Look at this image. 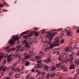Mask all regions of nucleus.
I'll return each instance as SVG.
<instances>
[{
    "label": "nucleus",
    "mask_w": 79,
    "mask_h": 79,
    "mask_svg": "<svg viewBox=\"0 0 79 79\" xmlns=\"http://www.w3.org/2000/svg\"><path fill=\"white\" fill-rule=\"evenodd\" d=\"M41 76H45V72H43L41 73Z\"/></svg>",
    "instance_id": "obj_45"
},
{
    "label": "nucleus",
    "mask_w": 79,
    "mask_h": 79,
    "mask_svg": "<svg viewBox=\"0 0 79 79\" xmlns=\"http://www.w3.org/2000/svg\"><path fill=\"white\" fill-rule=\"evenodd\" d=\"M19 60H22V63H24V62L26 61L25 60V59L24 58H23L21 57L19 59Z\"/></svg>",
    "instance_id": "obj_35"
},
{
    "label": "nucleus",
    "mask_w": 79,
    "mask_h": 79,
    "mask_svg": "<svg viewBox=\"0 0 79 79\" xmlns=\"http://www.w3.org/2000/svg\"><path fill=\"white\" fill-rule=\"evenodd\" d=\"M54 54H56V55H59L60 54V52L57 51V50H55L52 52Z\"/></svg>",
    "instance_id": "obj_23"
},
{
    "label": "nucleus",
    "mask_w": 79,
    "mask_h": 79,
    "mask_svg": "<svg viewBox=\"0 0 79 79\" xmlns=\"http://www.w3.org/2000/svg\"><path fill=\"white\" fill-rule=\"evenodd\" d=\"M43 53H44L43 52H39V54H40V55H42V54H43Z\"/></svg>",
    "instance_id": "obj_52"
},
{
    "label": "nucleus",
    "mask_w": 79,
    "mask_h": 79,
    "mask_svg": "<svg viewBox=\"0 0 79 79\" xmlns=\"http://www.w3.org/2000/svg\"><path fill=\"white\" fill-rule=\"evenodd\" d=\"M56 69V67H55V66L54 65L52 66L51 67V70L52 71H55Z\"/></svg>",
    "instance_id": "obj_27"
},
{
    "label": "nucleus",
    "mask_w": 79,
    "mask_h": 79,
    "mask_svg": "<svg viewBox=\"0 0 79 79\" xmlns=\"http://www.w3.org/2000/svg\"><path fill=\"white\" fill-rule=\"evenodd\" d=\"M77 75H78V74H76L75 76V78H73V79H76V78H77Z\"/></svg>",
    "instance_id": "obj_49"
},
{
    "label": "nucleus",
    "mask_w": 79,
    "mask_h": 79,
    "mask_svg": "<svg viewBox=\"0 0 79 79\" xmlns=\"http://www.w3.org/2000/svg\"><path fill=\"white\" fill-rule=\"evenodd\" d=\"M37 42H38V41H37V39L36 38H35L34 39H33L32 41L30 42V44L31 45H32L33 44H35V43H37Z\"/></svg>",
    "instance_id": "obj_16"
},
{
    "label": "nucleus",
    "mask_w": 79,
    "mask_h": 79,
    "mask_svg": "<svg viewBox=\"0 0 79 79\" xmlns=\"http://www.w3.org/2000/svg\"><path fill=\"white\" fill-rule=\"evenodd\" d=\"M4 11H8V10H5V9H4Z\"/></svg>",
    "instance_id": "obj_59"
},
{
    "label": "nucleus",
    "mask_w": 79,
    "mask_h": 79,
    "mask_svg": "<svg viewBox=\"0 0 79 79\" xmlns=\"http://www.w3.org/2000/svg\"><path fill=\"white\" fill-rule=\"evenodd\" d=\"M67 79H73L71 78H68Z\"/></svg>",
    "instance_id": "obj_62"
},
{
    "label": "nucleus",
    "mask_w": 79,
    "mask_h": 79,
    "mask_svg": "<svg viewBox=\"0 0 79 79\" xmlns=\"http://www.w3.org/2000/svg\"><path fill=\"white\" fill-rule=\"evenodd\" d=\"M10 46H9L8 47H6V48H5V50H8V49L9 48H10Z\"/></svg>",
    "instance_id": "obj_51"
},
{
    "label": "nucleus",
    "mask_w": 79,
    "mask_h": 79,
    "mask_svg": "<svg viewBox=\"0 0 79 79\" xmlns=\"http://www.w3.org/2000/svg\"><path fill=\"white\" fill-rule=\"evenodd\" d=\"M42 57L41 55H39L38 56H35V60H37L36 62L37 64V67L38 68H42V67H44V64H42V60H40V58Z\"/></svg>",
    "instance_id": "obj_3"
},
{
    "label": "nucleus",
    "mask_w": 79,
    "mask_h": 79,
    "mask_svg": "<svg viewBox=\"0 0 79 79\" xmlns=\"http://www.w3.org/2000/svg\"><path fill=\"white\" fill-rule=\"evenodd\" d=\"M16 66V64H14L13 66H12V70L13 72L16 73H21V72L22 70L20 69L18 67H16V69L15 67Z\"/></svg>",
    "instance_id": "obj_6"
},
{
    "label": "nucleus",
    "mask_w": 79,
    "mask_h": 79,
    "mask_svg": "<svg viewBox=\"0 0 79 79\" xmlns=\"http://www.w3.org/2000/svg\"><path fill=\"white\" fill-rule=\"evenodd\" d=\"M41 32L42 34H44V32H45L46 31H45V30H42Z\"/></svg>",
    "instance_id": "obj_46"
},
{
    "label": "nucleus",
    "mask_w": 79,
    "mask_h": 79,
    "mask_svg": "<svg viewBox=\"0 0 79 79\" xmlns=\"http://www.w3.org/2000/svg\"><path fill=\"white\" fill-rule=\"evenodd\" d=\"M48 68H50V67L48 66L47 65H45L44 67V69L46 71L48 70Z\"/></svg>",
    "instance_id": "obj_24"
},
{
    "label": "nucleus",
    "mask_w": 79,
    "mask_h": 79,
    "mask_svg": "<svg viewBox=\"0 0 79 79\" xmlns=\"http://www.w3.org/2000/svg\"><path fill=\"white\" fill-rule=\"evenodd\" d=\"M17 57L20 58V56H19V54L15 53L14 55L12 54L11 56H9V57L7 59V61L8 62H10V61H11V60L13 59L14 58H16Z\"/></svg>",
    "instance_id": "obj_7"
},
{
    "label": "nucleus",
    "mask_w": 79,
    "mask_h": 79,
    "mask_svg": "<svg viewBox=\"0 0 79 79\" xmlns=\"http://www.w3.org/2000/svg\"><path fill=\"white\" fill-rule=\"evenodd\" d=\"M20 74L18 73H16L15 74L14 76L15 79H18V77L20 76Z\"/></svg>",
    "instance_id": "obj_28"
},
{
    "label": "nucleus",
    "mask_w": 79,
    "mask_h": 79,
    "mask_svg": "<svg viewBox=\"0 0 79 79\" xmlns=\"http://www.w3.org/2000/svg\"><path fill=\"white\" fill-rule=\"evenodd\" d=\"M20 43V41H18L17 42V44H19Z\"/></svg>",
    "instance_id": "obj_54"
},
{
    "label": "nucleus",
    "mask_w": 79,
    "mask_h": 79,
    "mask_svg": "<svg viewBox=\"0 0 79 79\" xmlns=\"http://www.w3.org/2000/svg\"><path fill=\"white\" fill-rule=\"evenodd\" d=\"M29 31H27L24 32H23L22 33H21V35L20 36V37H21V36H23L25 34H27L28 33Z\"/></svg>",
    "instance_id": "obj_25"
},
{
    "label": "nucleus",
    "mask_w": 79,
    "mask_h": 79,
    "mask_svg": "<svg viewBox=\"0 0 79 79\" xmlns=\"http://www.w3.org/2000/svg\"><path fill=\"white\" fill-rule=\"evenodd\" d=\"M26 79H34V78L32 77L31 76L28 75Z\"/></svg>",
    "instance_id": "obj_33"
},
{
    "label": "nucleus",
    "mask_w": 79,
    "mask_h": 79,
    "mask_svg": "<svg viewBox=\"0 0 79 79\" xmlns=\"http://www.w3.org/2000/svg\"><path fill=\"white\" fill-rule=\"evenodd\" d=\"M64 51H65V52H73V49L71 47L68 46L65 47L64 49Z\"/></svg>",
    "instance_id": "obj_10"
},
{
    "label": "nucleus",
    "mask_w": 79,
    "mask_h": 79,
    "mask_svg": "<svg viewBox=\"0 0 79 79\" xmlns=\"http://www.w3.org/2000/svg\"><path fill=\"white\" fill-rule=\"evenodd\" d=\"M76 56H79V50H78V52L76 53Z\"/></svg>",
    "instance_id": "obj_47"
},
{
    "label": "nucleus",
    "mask_w": 79,
    "mask_h": 79,
    "mask_svg": "<svg viewBox=\"0 0 79 79\" xmlns=\"http://www.w3.org/2000/svg\"><path fill=\"white\" fill-rule=\"evenodd\" d=\"M66 62L68 63H70V65L69 66V68L70 69H74L75 68V65L74 64V62L73 61V60L70 59H66Z\"/></svg>",
    "instance_id": "obj_8"
},
{
    "label": "nucleus",
    "mask_w": 79,
    "mask_h": 79,
    "mask_svg": "<svg viewBox=\"0 0 79 79\" xmlns=\"http://www.w3.org/2000/svg\"><path fill=\"white\" fill-rule=\"evenodd\" d=\"M7 67L5 66H2L0 68V71L2 72L1 73H0V78H1L2 76H3L4 74L6 72V70L7 69Z\"/></svg>",
    "instance_id": "obj_9"
},
{
    "label": "nucleus",
    "mask_w": 79,
    "mask_h": 79,
    "mask_svg": "<svg viewBox=\"0 0 79 79\" xmlns=\"http://www.w3.org/2000/svg\"><path fill=\"white\" fill-rule=\"evenodd\" d=\"M12 38L13 39L10 40L8 42L10 44H11V47L13 46V45L15 44V43H16L15 40L17 41L18 40V36H16L14 35L13 36Z\"/></svg>",
    "instance_id": "obj_5"
},
{
    "label": "nucleus",
    "mask_w": 79,
    "mask_h": 79,
    "mask_svg": "<svg viewBox=\"0 0 79 79\" xmlns=\"http://www.w3.org/2000/svg\"><path fill=\"white\" fill-rule=\"evenodd\" d=\"M66 32V35L67 36H70V35H71L72 34L71 33V32H69V31H67Z\"/></svg>",
    "instance_id": "obj_29"
},
{
    "label": "nucleus",
    "mask_w": 79,
    "mask_h": 79,
    "mask_svg": "<svg viewBox=\"0 0 79 79\" xmlns=\"http://www.w3.org/2000/svg\"><path fill=\"white\" fill-rule=\"evenodd\" d=\"M64 39H62L60 40V43L62 44L64 43Z\"/></svg>",
    "instance_id": "obj_37"
},
{
    "label": "nucleus",
    "mask_w": 79,
    "mask_h": 79,
    "mask_svg": "<svg viewBox=\"0 0 79 79\" xmlns=\"http://www.w3.org/2000/svg\"><path fill=\"white\" fill-rule=\"evenodd\" d=\"M28 42V40H24L22 41V44L23 45L24 47H21V48L19 49V51H20L21 52H23V50H25V48H26V51L29 50L30 48H31V46H29V43L27 42Z\"/></svg>",
    "instance_id": "obj_2"
},
{
    "label": "nucleus",
    "mask_w": 79,
    "mask_h": 79,
    "mask_svg": "<svg viewBox=\"0 0 79 79\" xmlns=\"http://www.w3.org/2000/svg\"><path fill=\"white\" fill-rule=\"evenodd\" d=\"M4 79H11V77H7L4 78Z\"/></svg>",
    "instance_id": "obj_44"
},
{
    "label": "nucleus",
    "mask_w": 79,
    "mask_h": 79,
    "mask_svg": "<svg viewBox=\"0 0 79 79\" xmlns=\"http://www.w3.org/2000/svg\"><path fill=\"white\" fill-rule=\"evenodd\" d=\"M74 62L76 66H78L79 65V59L75 60Z\"/></svg>",
    "instance_id": "obj_22"
},
{
    "label": "nucleus",
    "mask_w": 79,
    "mask_h": 79,
    "mask_svg": "<svg viewBox=\"0 0 79 79\" xmlns=\"http://www.w3.org/2000/svg\"><path fill=\"white\" fill-rule=\"evenodd\" d=\"M61 29H58L56 30V31H61Z\"/></svg>",
    "instance_id": "obj_56"
},
{
    "label": "nucleus",
    "mask_w": 79,
    "mask_h": 79,
    "mask_svg": "<svg viewBox=\"0 0 79 79\" xmlns=\"http://www.w3.org/2000/svg\"><path fill=\"white\" fill-rule=\"evenodd\" d=\"M30 64V62L29 61H27L25 63V65L26 66H28V65H29Z\"/></svg>",
    "instance_id": "obj_32"
},
{
    "label": "nucleus",
    "mask_w": 79,
    "mask_h": 79,
    "mask_svg": "<svg viewBox=\"0 0 79 79\" xmlns=\"http://www.w3.org/2000/svg\"><path fill=\"white\" fill-rule=\"evenodd\" d=\"M3 4V5H5L6 6H9V5L8 4L6 3H4Z\"/></svg>",
    "instance_id": "obj_43"
},
{
    "label": "nucleus",
    "mask_w": 79,
    "mask_h": 79,
    "mask_svg": "<svg viewBox=\"0 0 79 79\" xmlns=\"http://www.w3.org/2000/svg\"><path fill=\"white\" fill-rule=\"evenodd\" d=\"M41 74V72H40L39 71L38 72L37 74L38 75H40Z\"/></svg>",
    "instance_id": "obj_50"
},
{
    "label": "nucleus",
    "mask_w": 79,
    "mask_h": 79,
    "mask_svg": "<svg viewBox=\"0 0 79 79\" xmlns=\"http://www.w3.org/2000/svg\"><path fill=\"white\" fill-rule=\"evenodd\" d=\"M55 31V30H50L49 31V32H50V33L48 31H47L46 32V38L48 37V40H46L44 41V44H47L48 45H49V44H51V41L52 40L53 37H54V35H56V34H57V32H55L53 31Z\"/></svg>",
    "instance_id": "obj_1"
},
{
    "label": "nucleus",
    "mask_w": 79,
    "mask_h": 79,
    "mask_svg": "<svg viewBox=\"0 0 79 79\" xmlns=\"http://www.w3.org/2000/svg\"><path fill=\"white\" fill-rule=\"evenodd\" d=\"M39 70H37L35 72H36L37 73H38V72H39Z\"/></svg>",
    "instance_id": "obj_60"
},
{
    "label": "nucleus",
    "mask_w": 79,
    "mask_h": 79,
    "mask_svg": "<svg viewBox=\"0 0 79 79\" xmlns=\"http://www.w3.org/2000/svg\"><path fill=\"white\" fill-rule=\"evenodd\" d=\"M70 52H71V54L69 55L70 58H68L67 59V60H68V59H70V60H73V59L74 58V56L75 53L73 52V51Z\"/></svg>",
    "instance_id": "obj_17"
},
{
    "label": "nucleus",
    "mask_w": 79,
    "mask_h": 79,
    "mask_svg": "<svg viewBox=\"0 0 79 79\" xmlns=\"http://www.w3.org/2000/svg\"><path fill=\"white\" fill-rule=\"evenodd\" d=\"M32 35H33V33L32 32H30L28 35L23 36V38L26 39H28V37H31V36H32Z\"/></svg>",
    "instance_id": "obj_14"
},
{
    "label": "nucleus",
    "mask_w": 79,
    "mask_h": 79,
    "mask_svg": "<svg viewBox=\"0 0 79 79\" xmlns=\"http://www.w3.org/2000/svg\"><path fill=\"white\" fill-rule=\"evenodd\" d=\"M34 71H35V70H34V69H32V72H34Z\"/></svg>",
    "instance_id": "obj_61"
},
{
    "label": "nucleus",
    "mask_w": 79,
    "mask_h": 79,
    "mask_svg": "<svg viewBox=\"0 0 79 79\" xmlns=\"http://www.w3.org/2000/svg\"><path fill=\"white\" fill-rule=\"evenodd\" d=\"M1 7H3V5L2 4H0V8Z\"/></svg>",
    "instance_id": "obj_53"
},
{
    "label": "nucleus",
    "mask_w": 79,
    "mask_h": 79,
    "mask_svg": "<svg viewBox=\"0 0 79 79\" xmlns=\"http://www.w3.org/2000/svg\"><path fill=\"white\" fill-rule=\"evenodd\" d=\"M60 37H64V34L63 32V31H62V32L60 34Z\"/></svg>",
    "instance_id": "obj_30"
},
{
    "label": "nucleus",
    "mask_w": 79,
    "mask_h": 79,
    "mask_svg": "<svg viewBox=\"0 0 79 79\" xmlns=\"http://www.w3.org/2000/svg\"><path fill=\"white\" fill-rule=\"evenodd\" d=\"M13 54H11L10 55H8V54H6L5 55L2 54L0 56V61L1 60H2V58H3V57L4 56V57H5V58H8L9 57V56H11V55H12Z\"/></svg>",
    "instance_id": "obj_11"
},
{
    "label": "nucleus",
    "mask_w": 79,
    "mask_h": 79,
    "mask_svg": "<svg viewBox=\"0 0 79 79\" xmlns=\"http://www.w3.org/2000/svg\"><path fill=\"white\" fill-rule=\"evenodd\" d=\"M32 32L33 34H34L35 35V36H36V37H38V36H39V35L37 32H35L34 33H33L32 32Z\"/></svg>",
    "instance_id": "obj_34"
},
{
    "label": "nucleus",
    "mask_w": 79,
    "mask_h": 79,
    "mask_svg": "<svg viewBox=\"0 0 79 79\" xmlns=\"http://www.w3.org/2000/svg\"><path fill=\"white\" fill-rule=\"evenodd\" d=\"M47 60L45 59L43 60V61L45 64H48V63H49L52 61V60L51 59L48 58Z\"/></svg>",
    "instance_id": "obj_13"
},
{
    "label": "nucleus",
    "mask_w": 79,
    "mask_h": 79,
    "mask_svg": "<svg viewBox=\"0 0 79 79\" xmlns=\"http://www.w3.org/2000/svg\"><path fill=\"white\" fill-rule=\"evenodd\" d=\"M46 76H47V79H48V78H49V77H50V74L49 73H48L47 75H46Z\"/></svg>",
    "instance_id": "obj_41"
},
{
    "label": "nucleus",
    "mask_w": 79,
    "mask_h": 79,
    "mask_svg": "<svg viewBox=\"0 0 79 79\" xmlns=\"http://www.w3.org/2000/svg\"><path fill=\"white\" fill-rule=\"evenodd\" d=\"M34 29L36 31H37V30L38 29V28H36V27H35V28H34Z\"/></svg>",
    "instance_id": "obj_55"
},
{
    "label": "nucleus",
    "mask_w": 79,
    "mask_h": 79,
    "mask_svg": "<svg viewBox=\"0 0 79 79\" xmlns=\"http://www.w3.org/2000/svg\"><path fill=\"white\" fill-rule=\"evenodd\" d=\"M3 53V52H1L0 53V55H1V54H2Z\"/></svg>",
    "instance_id": "obj_63"
},
{
    "label": "nucleus",
    "mask_w": 79,
    "mask_h": 79,
    "mask_svg": "<svg viewBox=\"0 0 79 79\" xmlns=\"http://www.w3.org/2000/svg\"><path fill=\"white\" fill-rule=\"evenodd\" d=\"M62 57L64 58V59H66L68 58V53L64 52V54H62Z\"/></svg>",
    "instance_id": "obj_20"
},
{
    "label": "nucleus",
    "mask_w": 79,
    "mask_h": 79,
    "mask_svg": "<svg viewBox=\"0 0 79 79\" xmlns=\"http://www.w3.org/2000/svg\"><path fill=\"white\" fill-rule=\"evenodd\" d=\"M68 31H70V28L69 27L66 28L64 30V32H66Z\"/></svg>",
    "instance_id": "obj_31"
},
{
    "label": "nucleus",
    "mask_w": 79,
    "mask_h": 79,
    "mask_svg": "<svg viewBox=\"0 0 79 79\" xmlns=\"http://www.w3.org/2000/svg\"><path fill=\"white\" fill-rule=\"evenodd\" d=\"M23 56L26 59H28V58H30L31 57V55L26 52L24 53L23 54Z\"/></svg>",
    "instance_id": "obj_12"
},
{
    "label": "nucleus",
    "mask_w": 79,
    "mask_h": 79,
    "mask_svg": "<svg viewBox=\"0 0 79 79\" xmlns=\"http://www.w3.org/2000/svg\"><path fill=\"white\" fill-rule=\"evenodd\" d=\"M79 74V71H78V73H77V74L78 75V74Z\"/></svg>",
    "instance_id": "obj_64"
},
{
    "label": "nucleus",
    "mask_w": 79,
    "mask_h": 79,
    "mask_svg": "<svg viewBox=\"0 0 79 79\" xmlns=\"http://www.w3.org/2000/svg\"><path fill=\"white\" fill-rule=\"evenodd\" d=\"M74 48L75 50H77V49H78V46L77 45H74Z\"/></svg>",
    "instance_id": "obj_39"
},
{
    "label": "nucleus",
    "mask_w": 79,
    "mask_h": 79,
    "mask_svg": "<svg viewBox=\"0 0 79 79\" xmlns=\"http://www.w3.org/2000/svg\"><path fill=\"white\" fill-rule=\"evenodd\" d=\"M51 43L49 45L50 46V48H53L54 47H56V46H58L59 45V43L60 42L58 38H56L54 40V41H53V43H52V42H50Z\"/></svg>",
    "instance_id": "obj_4"
},
{
    "label": "nucleus",
    "mask_w": 79,
    "mask_h": 79,
    "mask_svg": "<svg viewBox=\"0 0 79 79\" xmlns=\"http://www.w3.org/2000/svg\"><path fill=\"white\" fill-rule=\"evenodd\" d=\"M12 73L13 72H10L9 73V76H11Z\"/></svg>",
    "instance_id": "obj_48"
},
{
    "label": "nucleus",
    "mask_w": 79,
    "mask_h": 79,
    "mask_svg": "<svg viewBox=\"0 0 79 79\" xmlns=\"http://www.w3.org/2000/svg\"><path fill=\"white\" fill-rule=\"evenodd\" d=\"M16 47L17 48V49L16 50V54H18V53H19V49L21 47V45L19 44H18L16 46Z\"/></svg>",
    "instance_id": "obj_15"
},
{
    "label": "nucleus",
    "mask_w": 79,
    "mask_h": 79,
    "mask_svg": "<svg viewBox=\"0 0 79 79\" xmlns=\"http://www.w3.org/2000/svg\"><path fill=\"white\" fill-rule=\"evenodd\" d=\"M16 48H12L8 50L7 52H11V51H15V52H16Z\"/></svg>",
    "instance_id": "obj_21"
},
{
    "label": "nucleus",
    "mask_w": 79,
    "mask_h": 79,
    "mask_svg": "<svg viewBox=\"0 0 79 79\" xmlns=\"http://www.w3.org/2000/svg\"><path fill=\"white\" fill-rule=\"evenodd\" d=\"M43 48H44V52H47V51L48 50V49L49 48V47H48V46L45 45L43 46Z\"/></svg>",
    "instance_id": "obj_18"
},
{
    "label": "nucleus",
    "mask_w": 79,
    "mask_h": 79,
    "mask_svg": "<svg viewBox=\"0 0 79 79\" xmlns=\"http://www.w3.org/2000/svg\"><path fill=\"white\" fill-rule=\"evenodd\" d=\"M60 67L62 69H64V71H67L68 68L66 67H64V64L63 65H62Z\"/></svg>",
    "instance_id": "obj_19"
},
{
    "label": "nucleus",
    "mask_w": 79,
    "mask_h": 79,
    "mask_svg": "<svg viewBox=\"0 0 79 79\" xmlns=\"http://www.w3.org/2000/svg\"><path fill=\"white\" fill-rule=\"evenodd\" d=\"M58 60L59 61H61L62 60V57H61V56H59L58 58Z\"/></svg>",
    "instance_id": "obj_40"
},
{
    "label": "nucleus",
    "mask_w": 79,
    "mask_h": 79,
    "mask_svg": "<svg viewBox=\"0 0 79 79\" xmlns=\"http://www.w3.org/2000/svg\"><path fill=\"white\" fill-rule=\"evenodd\" d=\"M28 52L29 53L30 55H31V56H35V54H34V52H32V51H29Z\"/></svg>",
    "instance_id": "obj_26"
},
{
    "label": "nucleus",
    "mask_w": 79,
    "mask_h": 79,
    "mask_svg": "<svg viewBox=\"0 0 79 79\" xmlns=\"http://www.w3.org/2000/svg\"><path fill=\"white\" fill-rule=\"evenodd\" d=\"M56 68H59L60 66H61V64L60 63L57 64L56 65Z\"/></svg>",
    "instance_id": "obj_36"
},
{
    "label": "nucleus",
    "mask_w": 79,
    "mask_h": 79,
    "mask_svg": "<svg viewBox=\"0 0 79 79\" xmlns=\"http://www.w3.org/2000/svg\"><path fill=\"white\" fill-rule=\"evenodd\" d=\"M30 61H34L35 60H34V57H32L30 59Z\"/></svg>",
    "instance_id": "obj_42"
},
{
    "label": "nucleus",
    "mask_w": 79,
    "mask_h": 79,
    "mask_svg": "<svg viewBox=\"0 0 79 79\" xmlns=\"http://www.w3.org/2000/svg\"><path fill=\"white\" fill-rule=\"evenodd\" d=\"M79 71V67L77 68V71Z\"/></svg>",
    "instance_id": "obj_58"
},
{
    "label": "nucleus",
    "mask_w": 79,
    "mask_h": 79,
    "mask_svg": "<svg viewBox=\"0 0 79 79\" xmlns=\"http://www.w3.org/2000/svg\"><path fill=\"white\" fill-rule=\"evenodd\" d=\"M55 73H52L51 75V77H52L54 78V77H55Z\"/></svg>",
    "instance_id": "obj_38"
},
{
    "label": "nucleus",
    "mask_w": 79,
    "mask_h": 79,
    "mask_svg": "<svg viewBox=\"0 0 79 79\" xmlns=\"http://www.w3.org/2000/svg\"><path fill=\"white\" fill-rule=\"evenodd\" d=\"M6 61H5L4 62H3L2 64H3V65L5 64V63H6Z\"/></svg>",
    "instance_id": "obj_57"
}]
</instances>
